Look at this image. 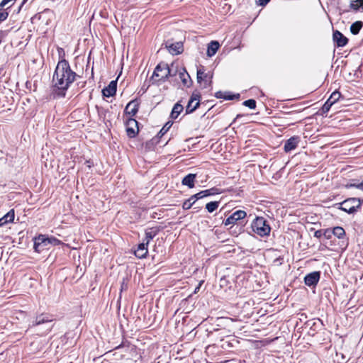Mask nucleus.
Here are the masks:
<instances>
[{
	"label": "nucleus",
	"instance_id": "f257e3e1",
	"mask_svg": "<svg viewBox=\"0 0 363 363\" xmlns=\"http://www.w3.org/2000/svg\"><path fill=\"white\" fill-rule=\"evenodd\" d=\"M77 74L72 70L69 62L60 60L52 77L53 91L57 97H65L66 91L76 79Z\"/></svg>",
	"mask_w": 363,
	"mask_h": 363
},
{
	"label": "nucleus",
	"instance_id": "f03ea898",
	"mask_svg": "<svg viewBox=\"0 0 363 363\" xmlns=\"http://www.w3.org/2000/svg\"><path fill=\"white\" fill-rule=\"evenodd\" d=\"M223 190L217 187H213L208 189L201 191L200 192L192 195L189 199L184 201L182 204V208L184 210L190 209L197 200H201V199L209 196L220 194L223 193Z\"/></svg>",
	"mask_w": 363,
	"mask_h": 363
},
{
	"label": "nucleus",
	"instance_id": "7ed1b4c3",
	"mask_svg": "<svg viewBox=\"0 0 363 363\" xmlns=\"http://www.w3.org/2000/svg\"><path fill=\"white\" fill-rule=\"evenodd\" d=\"M251 229L253 233L260 237L268 236L271 232V227L267 220L261 216H256L251 223Z\"/></svg>",
	"mask_w": 363,
	"mask_h": 363
},
{
	"label": "nucleus",
	"instance_id": "20e7f679",
	"mask_svg": "<svg viewBox=\"0 0 363 363\" xmlns=\"http://www.w3.org/2000/svg\"><path fill=\"white\" fill-rule=\"evenodd\" d=\"M173 75L174 74L171 73V69H169L167 64L159 63L155 68L151 79L155 80L152 84L157 82H164L168 79L169 77Z\"/></svg>",
	"mask_w": 363,
	"mask_h": 363
},
{
	"label": "nucleus",
	"instance_id": "39448f33",
	"mask_svg": "<svg viewBox=\"0 0 363 363\" xmlns=\"http://www.w3.org/2000/svg\"><path fill=\"white\" fill-rule=\"evenodd\" d=\"M339 208L349 214H354L361 208V200L357 198H349L337 203Z\"/></svg>",
	"mask_w": 363,
	"mask_h": 363
},
{
	"label": "nucleus",
	"instance_id": "423d86ee",
	"mask_svg": "<svg viewBox=\"0 0 363 363\" xmlns=\"http://www.w3.org/2000/svg\"><path fill=\"white\" fill-rule=\"evenodd\" d=\"M125 126H126V133L128 138H135L138 132V122L133 118L130 117L127 119L125 122Z\"/></svg>",
	"mask_w": 363,
	"mask_h": 363
},
{
	"label": "nucleus",
	"instance_id": "0eeeda50",
	"mask_svg": "<svg viewBox=\"0 0 363 363\" xmlns=\"http://www.w3.org/2000/svg\"><path fill=\"white\" fill-rule=\"evenodd\" d=\"M49 242L48 236L45 235H39L34 239V250L38 252H40L44 250L48 249Z\"/></svg>",
	"mask_w": 363,
	"mask_h": 363
},
{
	"label": "nucleus",
	"instance_id": "6e6552de",
	"mask_svg": "<svg viewBox=\"0 0 363 363\" xmlns=\"http://www.w3.org/2000/svg\"><path fill=\"white\" fill-rule=\"evenodd\" d=\"M246 216L247 213L245 211L238 210L223 220V224L225 226L234 225L237 223L238 221L243 220Z\"/></svg>",
	"mask_w": 363,
	"mask_h": 363
},
{
	"label": "nucleus",
	"instance_id": "1a4fd4ad",
	"mask_svg": "<svg viewBox=\"0 0 363 363\" xmlns=\"http://www.w3.org/2000/svg\"><path fill=\"white\" fill-rule=\"evenodd\" d=\"M201 94L195 91L192 94L187 106H186V113H191L194 112L200 105Z\"/></svg>",
	"mask_w": 363,
	"mask_h": 363
},
{
	"label": "nucleus",
	"instance_id": "9d476101",
	"mask_svg": "<svg viewBox=\"0 0 363 363\" xmlns=\"http://www.w3.org/2000/svg\"><path fill=\"white\" fill-rule=\"evenodd\" d=\"M320 272L315 271L306 274L304 277V283L308 286H315L320 280Z\"/></svg>",
	"mask_w": 363,
	"mask_h": 363
},
{
	"label": "nucleus",
	"instance_id": "9b49d317",
	"mask_svg": "<svg viewBox=\"0 0 363 363\" xmlns=\"http://www.w3.org/2000/svg\"><path fill=\"white\" fill-rule=\"evenodd\" d=\"M165 47L173 55L181 54L184 50L183 43L181 41L170 43L169 41L166 42Z\"/></svg>",
	"mask_w": 363,
	"mask_h": 363
},
{
	"label": "nucleus",
	"instance_id": "f8f14e48",
	"mask_svg": "<svg viewBox=\"0 0 363 363\" xmlns=\"http://www.w3.org/2000/svg\"><path fill=\"white\" fill-rule=\"evenodd\" d=\"M333 39L338 48L344 47L348 43V38L339 30L333 31Z\"/></svg>",
	"mask_w": 363,
	"mask_h": 363
},
{
	"label": "nucleus",
	"instance_id": "ddd939ff",
	"mask_svg": "<svg viewBox=\"0 0 363 363\" xmlns=\"http://www.w3.org/2000/svg\"><path fill=\"white\" fill-rule=\"evenodd\" d=\"M139 105L140 103L137 99L130 101L125 108V114L130 116L132 118L138 113Z\"/></svg>",
	"mask_w": 363,
	"mask_h": 363
},
{
	"label": "nucleus",
	"instance_id": "4468645a",
	"mask_svg": "<svg viewBox=\"0 0 363 363\" xmlns=\"http://www.w3.org/2000/svg\"><path fill=\"white\" fill-rule=\"evenodd\" d=\"M300 142V138L298 136H293L288 139L284 144V150L286 152H289L297 147Z\"/></svg>",
	"mask_w": 363,
	"mask_h": 363
},
{
	"label": "nucleus",
	"instance_id": "2eb2a0df",
	"mask_svg": "<svg viewBox=\"0 0 363 363\" xmlns=\"http://www.w3.org/2000/svg\"><path fill=\"white\" fill-rule=\"evenodd\" d=\"M117 89V79L111 81L109 84L103 89L102 94L106 97L113 96L116 94Z\"/></svg>",
	"mask_w": 363,
	"mask_h": 363
},
{
	"label": "nucleus",
	"instance_id": "dca6fc26",
	"mask_svg": "<svg viewBox=\"0 0 363 363\" xmlns=\"http://www.w3.org/2000/svg\"><path fill=\"white\" fill-rule=\"evenodd\" d=\"M53 320L52 315L48 313H41L37 315L35 320L33 321V326L50 323Z\"/></svg>",
	"mask_w": 363,
	"mask_h": 363
},
{
	"label": "nucleus",
	"instance_id": "f3484780",
	"mask_svg": "<svg viewBox=\"0 0 363 363\" xmlns=\"http://www.w3.org/2000/svg\"><path fill=\"white\" fill-rule=\"evenodd\" d=\"M147 246L148 243L143 240V242L139 244L137 249L135 250V255L140 259L146 257L148 253Z\"/></svg>",
	"mask_w": 363,
	"mask_h": 363
},
{
	"label": "nucleus",
	"instance_id": "a211bd4d",
	"mask_svg": "<svg viewBox=\"0 0 363 363\" xmlns=\"http://www.w3.org/2000/svg\"><path fill=\"white\" fill-rule=\"evenodd\" d=\"M212 78H213V73H211V72L206 73L201 69L197 70V82H198V83L201 84L202 81L208 79V85L211 86L212 85Z\"/></svg>",
	"mask_w": 363,
	"mask_h": 363
},
{
	"label": "nucleus",
	"instance_id": "6ab92c4d",
	"mask_svg": "<svg viewBox=\"0 0 363 363\" xmlns=\"http://www.w3.org/2000/svg\"><path fill=\"white\" fill-rule=\"evenodd\" d=\"M160 227H152L145 230V241L149 244L150 241L152 240L160 232Z\"/></svg>",
	"mask_w": 363,
	"mask_h": 363
},
{
	"label": "nucleus",
	"instance_id": "aec40b11",
	"mask_svg": "<svg viewBox=\"0 0 363 363\" xmlns=\"http://www.w3.org/2000/svg\"><path fill=\"white\" fill-rule=\"evenodd\" d=\"M196 174H189L187 175H186L182 181V184L184 186H187L189 188L191 189L193 187H194V182H195V179H196Z\"/></svg>",
	"mask_w": 363,
	"mask_h": 363
},
{
	"label": "nucleus",
	"instance_id": "412c9836",
	"mask_svg": "<svg viewBox=\"0 0 363 363\" xmlns=\"http://www.w3.org/2000/svg\"><path fill=\"white\" fill-rule=\"evenodd\" d=\"M15 217L14 210H10L6 215L0 218V227L4 225L6 223H11L13 221Z\"/></svg>",
	"mask_w": 363,
	"mask_h": 363
},
{
	"label": "nucleus",
	"instance_id": "4be33fe9",
	"mask_svg": "<svg viewBox=\"0 0 363 363\" xmlns=\"http://www.w3.org/2000/svg\"><path fill=\"white\" fill-rule=\"evenodd\" d=\"M220 48V45L218 41H211L207 47L206 54L208 57L213 56Z\"/></svg>",
	"mask_w": 363,
	"mask_h": 363
},
{
	"label": "nucleus",
	"instance_id": "5701e85b",
	"mask_svg": "<svg viewBox=\"0 0 363 363\" xmlns=\"http://www.w3.org/2000/svg\"><path fill=\"white\" fill-rule=\"evenodd\" d=\"M184 110V107L179 102L176 103L172 110L170 117L173 119H176L181 112Z\"/></svg>",
	"mask_w": 363,
	"mask_h": 363
},
{
	"label": "nucleus",
	"instance_id": "b1692460",
	"mask_svg": "<svg viewBox=\"0 0 363 363\" xmlns=\"http://www.w3.org/2000/svg\"><path fill=\"white\" fill-rule=\"evenodd\" d=\"M363 27V22L360 21H355L350 26V32L353 35H357L362 28Z\"/></svg>",
	"mask_w": 363,
	"mask_h": 363
},
{
	"label": "nucleus",
	"instance_id": "393cba45",
	"mask_svg": "<svg viewBox=\"0 0 363 363\" xmlns=\"http://www.w3.org/2000/svg\"><path fill=\"white\" fill-rule=\"evenodd\" d=\"M179 77L184 85L189 86V82H191V80L189 74L185 69H184L182 72H179Z\"/></svg>",
	"mask_w": 363,
	"mask_h": 363
},
{
	"label": "nucleus",
	"instance_id": "a878e982",
	"mask_svg": "<svg viewBox=\"0 0 363 363\" xmlns=\"http://www.w3.org/2000/svg\"><path fill=\"white\" fill-rule=\"evenodd\" d=\"M333 234L336 236L337 238L341 239L345 235V231L342 227L336 226L333 229Z\"/></svg>",
	"mask_w": 363,
	"mask_h": 363
},
{
	"label": "nucleus",
	"instance_id": "bb28decb",
	"mask_svg": "<svg viewBox=\"0 0 363 363\" xmlns=\"http://www.w3.org/2000/svg\"><path fill=\"white\" fill-rule=\"evenodd\" d=\"M220 201H211L206 204V209L208 213H213L219 206Z\"/></svg>",
	"mask_w": 363,
	"mask_h": 363
},
{
	"label": "nucleus",
	"instance_id": "cd10ccee",
	"mask_svg": "<svg viewBox=\"0 0 363 363\" xmlns=\"http://www.w3.org/2000/svg\"><path fill=\"white\" fill-rule=\"evenodd\" d=\"M350 8L354 11H357L359 9L363 10V0L352 1L350 3Z\"/></svg>",
	"mask_w": 363,
	"mask_h": 363
},
{
	"label": "nucleus",
	"instance_id": "c85d7f7f",
	"mask_svg": "<svg viewBox=\"0 0 363 363\" xmlns=\"http://www.w3.org/2000/svg\"><path fill=\"white\" fill-rule=\"evenodd\" d=\"M172 125V122L169 121L166 123V124L162 128V129L157 133V137L162 138L168 131V130L171 128Z\"/></svg>",
	"mask_w": 363,
	"mask_h": 363
},
{
	"label": "nucleus",
	"instance_id": "c756f323",
	"mask_svg": "<svg viewBox=\"0 0 363 363\" xmlns=\"http://www.w3.org/2000/svg\"><path fill=\"white\" fill-rule=\"evenodd\" d=\"M341 96H342L341 93L340 91L335 90L332 93V94L330 95V96L329 97L328 99L330 100V101L333 102V104H334L340 99Z\"/></svg>",
	"mask_w": 363,
	"mask_h": 363
},
{
	"label": "nucleus",
	"instance_id": "7c9ffc66",
	"mask_svg": "<svg viewBox=\"0 0 363 363\" xmlns=\"http://www.w3.org/2000/svg\"><path fill=\"white\" fill-rule=\"evenodd\" d=\"M9 17V12L7 9H5L4 7L0 6V23L6 21Z\"/></svg>",
	"mask_w": 363,
	"mask_h": 363
},
{
	"label": "nucleus",
	"instance_id": "2f4dec72",
	"mask_svg": "<svg viewBox=\"0 0 363 363\" xmlns=\"http://www.w3.org/2000/svg\"><path fill=\"white\" fill-rule=\"evenodd\" d=\"M333 105V102H331L330 100L328 99L321 108L323 113H327L330 111Z\"/></svg>",
	"mask_w": 363,
	"mask_h": 363
},
{
	"label": "nucleus",
	"instance_id": "473e14b6",
	"mask_svg": "<svg viewBox=\"0 0 363 363\" xmlns=\"http://www.w3.org/2000/svg\"><path fill=\"white\" fill-rule=\"evenodd\" d=\"M243 106L255 109L256 108V101L255 99H248L242 103Z\"/></svg>",
	"mask_w": 363,
	"mask_h": 363
},
{
	"label": "nucleus",
	"instance_id": "72a5a7b5",
	"mask_svg": "<svg viewBox=\"0 0 363 363\" xmlns=\"http://www.w3.org/2000/svg\"><path fill=\"white\" fill-rule=\"evenodd\" d=\"M349 187H353L363 191V179L361 182H355L350 183L347 185Z\"/></svg>",
	"mask_w": 363,
	"mask_h": 363
},
{
	"label": "nucleus",
	"instance_id": "f704fd0d",
	"mask_svg": "<svg viewBox=\"0 0 363 363\" xmlns=\"http://www.w3.org/2000/svg\"><path fill=\"white\" fill-rule=\"evenodd\" d=\"M240 94H238L237 95L231 94L230 92H225L224 94V99L225 100H233L234 99H239Z\"/></svg>",
	"mask_w": 363,
	"mask_h": 363
},
{
	"label": "nucleus",
	"instance_id": "c9c22d12",
	"mask_svg": "<svg viewBox=\"0 0 363 363\" xmlns=\"http://www.w3.org/2000/svg\"><path fill=\"white\" fill-rule=\"evenodd\" d=\"M48 240H49V246L50 245H58L61 243V241L58 239H57L55 237H48Z\"/></svg>",
	"mask_w": 363,
	"mask_h": 363
},
{
	"label": "nucleus",
	"instance_id": "e433bc0d",
	"mask_svg": "<svg viewBox=\"0 0 363 363\" xmlns=\"http://www.w3.org/2000/svg\"><path fill=\"white\" fill-rule=\"evenodd\" d=\"M328 233H330L329 230H326L324 233H323V231L321 230H318L314 233V237H315L317 238H320V237H322V235H324L325 237L328 238V235H327Z\"/></svg>",
	"mask_w": 363,
	"mask_h": 363
},
{
	"label": "nucleus",
	"instance_id": "4c0bfd02",
	"mask_svg": "<svg viewBox=\"0 0 363 363\" xmlns=\"http://www.w3.org/2000/svg\"><path fill=\"white\" fill-rule=\"evenodd\" d=\"M16 0H2L1 2H0V6H2V7H5L7 4H11V5H13L15 1Z\"/></svg>",
	"mask_w": 363,
	"mask_h": 363
},
{
	"label": "nucleus",
	"instance_id": "58836bf2",
	"mask_svg": "<svg viewBox=\"0 0 363 363\" xmlns=\"http://www.w3.org/2000/svg\"><path fill=\"white\" fill-rule=\"evenodd\" d=\"M270 0H256V3L259 6H265Z\"/></svg>",
	"mask_w": 363,
	"mask_h": 363
},
{
	"label": "nucleus",
	"instance_id": "ea45409f",
	"mask_svg": "<svg viewBox=\"0 0 363 363\" xmlns=\"http://www.w3.org/2000/svg\"><path fill=\"white\" fill-rule=\"evenodd\" d=\"M225 92H223L221 91H218L215 94V96L217 99H223L224 98Z\"/></svg>",
	"mask_w": 363,
	"mask_h": 363
},
{
	"label": "nucleus",
	"instance_id": "a19ab883",
	"mask_svg": "<svg viewBox=\"0 0 363 363\" xmlns=\"http://www.w3.org/2000/svg\"><path fill=\"white\" fill-rule=\"evenodd\" d=\"M28 1V0H23L22 3L21 4V5L19 6L18 7V9L17 11V13H19L21 11V10L22 9V8L23 7L24 4Z\"/></svg>",
	"mask_w": 363,
	"mask_h": 363
},
{
	"label": "nucleus",
	"instance_id": "79ce46f5",
	"mask_svg": "<svg viewBox=\"0 0 363 363\" xmlns=\"http://www.w3.org/2000/svg\"><path fill=\"white\" fill-rule=\"evenodd\" d=\"M202 82H203V88L211 87V86H208V79H206V80L202 81Z\"/></svg>",
	"mask_w": 363,
	"mask_h": 363
},
{
	"label": "nucleus",
	"instance_id": "37998d69",
	"mask_svg": "<svg viewBox=\"0 0 363 363\" xmlns=\"http://www.w3.org/2000/svg\"><path fill=\"white\" fill-rule=\"evenodd\" d=\"M202 82H203V88L211 87V86H208V79H206V80L202 81Z\"/></svg>",
	"mask_w": 363,
	"mask_h": 363
},
{
	"label": "nucleus",
	"instance_id": "c03bdc74",
	"mask_svg": "<svg viewBox=\"0 0 363 363\" xmlns=\"http://www.w3.org/2000/svg\"><path fill=\"white\" fill-rule=\"evenodd\" d=\"M225 344H227V346H228V347H233L232 343H230V342H225L221 345V347H222L223 348H224V349H225V348H226V347H225Z\"/></svg>",
	"mask_w": 363,
	"mask_h": 363
},
{
	"label": "nucleus",
	"instance_id": "a18cd8bd",
	"mask_svg": "<svg viewBox=\"0 0 363 363\" xmlns=\"http://www.w3.org/2000/svg\"><path fill=\"white\" fill-rule=\"evenodd\" d=\"M283 258L281 257H279L274 260V262H279L280 264L282 263Z\"/></svg>",
	"mask_w": 363,
	"mask_h": 363
},
{
	"label": "nucleus",
	"instance_id": "49530a36",
	"mask_svg": "<svg viewBox=\"0 0 363 363\" xmlns=\"http://www.w3.org/2000/svg\"><path fill=\"white\" fill-rule=\"evenodd\" d=\"M125 347V342H122L121 345H119L118 346L116 347V350H118L120 348H122V347Z\"/></svg>",
	"mask_w": 363,
	"mask_h": 363
},
{
	"label": "nucleus",
	"instance_id": "de8ad7c7",
	"mask_svg": "<svg viewBox=\"0 0 363 363\" xmlns=\"http://www.w3.org/2000/svg\"><path fill=\"white\" fill-rule=\"evenodd\" d=\"M218 330H219L218 329H214V330H213V331H210V332H208V337L212 336V335H213L214 332H217V331H218Z\"/></svg>",
	"mask_w": 363,
	"mask_h": 363
},
{
	"label": "nucleus",
	"instance_id": "09e8293b",
	"mask_svg": "<svg viewBox=\"0 0 363 363\" xmlns=\"http://www.w3.org/2000/svg\"><path fill=\"white\" fill-rule=\"evenodd\" d=\"M203 281L200 282L198 287L195 289V292H196V291H198V289H199L200 286L201 285Z\"/></svg>",
	"mask_w": 363,
	"mask_h": 363
},
{
	"label": "nucleus",
	"instance_id": "8fccbe9b",
	"mask_svg": "<svg viewBox=\"0 0 363 363\" xmlns=\"http://www.w3.org/2000/svg\"><path fill=\"white\" fill-rule=\"evenodd\" d=\"M241 116H242V115H240V114H238V115H237L236 118H240V117H241Z\"/></svg>",
	"mask_w": 363,
	"mask_h": 363
},
{
	"label": "nucleus",
	"instance_id": "3c124183",
	"mask_svg": "<svg viewBox=\"0 0 363 363\" xmlns=\"http://www.w3.org/2000/svg\"><path fill=\"white\" fill-rule=\"evenodd\" d=\"M11 7V4L9 5L6 9H10Z\"/></svg>",
	"mask_w": 363,
	"mask_h": 363
},
{
	"label": "nucleus",
	"instance_id": "603ef678",
	"mask_svg": "<svg viewBox=\"0 0 363 363\" xmlns=\"http://www.w3.org/2000/svg\"><path fill=\"white\" fill-rule=\"evenodd\" d=\"M11 7V4L9 5L6 9H10Z\"/></svg>",
	"mask_w": 363,
	"mask_h": 363
},
{
	"label": "nucleus",
	"instance_id": "864d4df0",
	"mask_svg": "<svg viewBox=\"0 0 363 363\" xmlns=\"http://www.w3.org/2000/svg\"><path fill=\"white\" fill-rule=\"evenodd\" d=\"M11 7V4L9 5L6 9H10Z\"/></svg>",
	"mask_w": 363,
	"mask_h": 363
},
{
	"label": "nucleus",
	"instance_id": "5fc2aeb1",
	"mask_svg": "<svg viewBox=\"0 0 363 363\" xmlns=\"http://www.w3.org/2000/svg\"><path fill=\"white\" fill-rule=\"evenodd\" d=\"M159 74H164V72H159Z\"/></svg>",
	"mask_w": 363,
	"mask_h": 363
},
{
	"label": "nucleus",
	"instance_id": "6e6d98bb",
	"mask_svg": "<svg viewBox=\"0 0 363 363\" xmlns=\"http://www.w3.org/2000/svg\"><path fill=\"white\" fill-rule=\"evenodd\" d=\"M143 90H144L143 92L146 91V89H145V88H143Z\"/></svg>",
	"mask_w": 363,
	"mask_h": 363
},
{
	"label": "nucleus",
	"instance_id": "4d7b16f0",
	"mask_svg": "<svg viewBox=\"0 0 363 363\" xmlns=\"http://www.w3.org/2000/svg\"><path fill=\"white\" fill-rule=\"evenodd\" d=\"M143 90H144L143 92L146 91V89H145V88H143Z\"/></svg>",
	"mask_w": 363,
	"mask_h": 363
}]
</instances>
